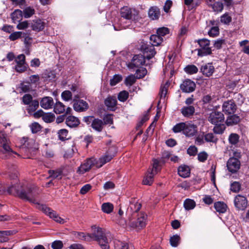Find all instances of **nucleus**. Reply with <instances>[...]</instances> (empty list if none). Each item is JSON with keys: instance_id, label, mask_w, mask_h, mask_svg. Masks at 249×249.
<instances>
[{"instance_id": "nucleus-1", "label": "nucleus", "mask_w": 249, "mask_h": 249, "mask_svg": "<svg viewBox=\"0 0 249 249\" xmlns=\"http://www.w3.org/2000/svg\"><path fill=\"white\" fill-rule=\"evenodd\" d=\"M6 193L18 196L30 203H34L39 191L36 186L27 182L12 183L8 186L0 183V194Z\"/></svg>"}, {"instance_id": "nucleus-2", "label": "nucleus", "mask_w": 249, "mask_h": 249, "mask_svg": "<svg viewBox=\"0 0 249 249\" xmlns=\"http://www.w3.org/2000/svg\"><path fill=\"white\" fill-rule=\"evenodd\" d=\"M91 241H97L102 249H109V240L112 238L110 232H107L105 229L95 225L91 226Z\"/></svg>"}, {"instance_id": "nucleus-3", "label": "nucleus", "mask_w": 249, "mask_h": 249, "mask_svg": "<svg viewBox=\"0 0 249 249\" xmlns=\"http://www.w3.org/2000/svg\"><path fill=\"white\" fill-rule=\"evenodd\" d=\"M10 142L7 135L4 131H0V157L2 159L12 158L14 154H17L14 152L10 146Z\"/></svg>"}, {"instance_id": "nucleus-4", "label": "nucleus", "mask_w": 249, "mask_h": 249, "mask_svg": "<svg viewBox=\"0 0 249 249\" xmlns=\"http://www.w3.org/2000/svg\"><path fill=\"white\" fill-rule=\"evenodd\" d=\"M197 42L200 46L198 49V55L203 56L210 54L212 53V50L209 47L210 41L206 38L199 39Z\"/></svg>"}, {"instance_id": "nucleus-5", "label": "nucleus", "mask_w": 249, "mask_h": 249, "mask_svg": "<svg viewBox=\"0 0 249 249\" xmlns=\"http://www.w3.org/2000/svg\"><path fill=\"white\" fill-rule=\"evenodd\" d=\"M121 15L122 17L127 19L135 20L139 18V12L135 9H131L128 7L121 9Z\"/></svg>"}, {"instance_id": "nucleus-6", "label": "nucleus", "mask_w": 249, "mask_h": 249, "mask_svg": "<svg viewBox=\"0 0 249 249\" xmlns=\"http://www.w3.org/2000/svg\"><path fill=\"white\" fill-rule=\"evenodd\" d=\"M146 218L147 215L143 213H142L139 215L136 222L133 221L131 218L129 219V226L132 228H142L146 224Z\"/></svg>"}, {"instance_id": "nucleus-7", "label": "nucleus", "mask_w": 249, "mask_h": 249, "mask_svg": "<svg viewBox=\"0 0 249 249\" xmlns=\"http://www.w3.org/2000/svg\"><path fill=\"white\" fill-rule=\"evenodd\" d=\"M37 188L38 190L39 193L36 196V202H34L33 203L36 205L37 208L42 211L46 214L48 215L50 217V218H53L54 220L55 218V217L58 216L56 213L51 210L50 208L46 206L45 205H40L38 203L37 199V196L40 194V191L37 187Z\"/></svg>"}, {"instance_id": "nucleus-8", "label": "nucleus", "mask_w": 249, "mask_h": 249, "mask_svg": "<svg viewBox=\"0 0 249 249\" xmlns=\"http://www.w3.org/2000/svg\"><path fill=\"white\" fill-rule=\"evenodd\" d=\"M227 166L230 172L235 173L240 168V161L237 158H231L227 162Z\"/></svg>"}, {"instance_id": "nucleus-9", "label": "nucleus", "mask_w": 249, "mask_h": 249, "mask_svg": "<svg viewBox=\"0 0 249 249\" xmlns=\"http://www.w3.org/2000/svg\"><path fill=\"white\" fill-rule=\"evenodd\" d=\"M145 63V57L142 54H137L134 56L131 63H130L128 66L130 68H138Z\"/></svg>"}, {"instance_id": "nucleus-10", "label": "nucleus", "mask_w": 249, "mask_h": 249, "mask_svg": "<svg viewBox=\"0 0 249 249\" xmlns=\"http://www.w3.org/2000/svg\"><path fill=\"white\" fill-rule=\"evenodd\" d=\"M236 110V105L232 100H228L225 102L222 106V110L226 114H231L235 112Z\"/></svg>"}, {"instance_id": "nucleus-11", "label": "nucleus", "mask_w": 249, "mask_h": 249, "mask_svg": "<svg viewBox=\"0 0 249 249\" xmlns=\"http://www.w3.org/2000/svg\"><path fill=\"white\" fill-rule=\"evenodd\" d=\"M95 159L91 158L87 160V161L82 164L80 167H79L78 171L80 174H84L86 172L89 171L91 168L94 166L95 163L97 164Z\"/></svg>"}, {"instance_id": "nucleus-12", "label": "nucleus", "mask_w": 249, "mask_h": 249, "mask_svg": "<svg viewBox=\"0 0 249 249\" xmlns=\"http://www.w3.org/2000/svg\"><path fill=\"white\" fill-rule=\"evenodd\" d=\"M180 89L184 92H191L195 90L196 84L190 79L184 80L180 86Z\"/></svg>"}, {"instance_id": "nucleus-13", "label": "nucleus", "mask_w": 249, "mask_h": 249, "mask_svg": "<svg viewBox=\"0 0 249 249\" xmlns=\"http://www.w3.org/2000/svg\"><path fill=\"white\" fill-rule=\"evenodd\" d=\"M234 203L237 209L243 210L247 206L248 201L246 197L241 195H237L235 197Z\"/></svg>"}, {"instance_id": "nucleus-14", "label": "nucleus", "mask_w": 249, "mask_h": 249, "mask_svg": "<svg viewBox=\"0 0 249 249\" xmlns=\"http://www.w3.org/2000/svg\"><path fill=\"white\" fill-rule=\"evenodd\" d=\"M142 49L143 50L144 56L148 59H151L156 54V52L152 45L145 44L142 46Z\"/></svg>"}, {"instance_id": "nucleus-15", "label": "nucleus", "mask_w": 249, "mask_h": 249, "mask_svg": "<svg viewBox=\"0 0 249 249\" xmlns=\"http://www.w3.org/2000/svg\"><path fill=\"white\" fill-rule=\"evenodd\" d=\"M73 107L76 111L82 112L88 109L89 105L86 101L83 100H79L74 101Z\"/></svg>"}, {"instance_id": "nucleus-16", "label": "nucleus", "mask_w": 249, "mask_h": 249, "mask_svg": "<svg viewBox=\"0 0 249 249\" xmlns=\"http://www.w3.org/2000/svg\"><path fill=\"white\" fill-rule=\"evenodd\" d=\"M105 104L108 109L114 111L116 109L117 101L115 96H109L105 100Z\"/></svg>"}, {"instance_id": "nucleus-17", "label": "nucleus", "mask_w": 249, "mask_h": 249, "mask_svg": "<svg viewBox=\"0 0 249 249\" xmlns=\"http://www.w3.org/2000/svg\"><path fill=\"white\" fill-rule=\"evenodd\" d=\"M45 24L44 21L38 18L32 21L31 27L33 30L39 32L44 29Z\"/></svg>"}, {"instance_id": "nucleus-18", "label": "nucleus", "mask_w": 249, "mask_h": 249, "mask_svg": "<svg viewBox=\"0 0 249 249\" xmlns=\"http://www.w3.org/2000/svg\"><path fill=\"white\" fill-rule=\"evenodd\" d=\"M40 106L45 109L52 108L54 105L53 100L52 97L46 96L41 99L40 101Z\"/></svg>"}, {"instance_id": "nucleus-19", "label": "nucleus", "mask_w": 249, "mask_h": 249, "mask_svg": "<svg viewBox=\"0 0 249 249\" xmlns=\"http://www.w3.org/2000/svg\"><path fill=\"white\" fill-rule=\"evenodd\" d=\"M114 156V154H111L109 150L99 159L98 162L100 164L97 162L96 165V167L98 168L102 167L104 164L110 161Z\"/></svg>"}, {"instance_id": "nucleus-20", "label": "nucleus", "mask_w": 249, "mask_h": 249, "mask_svg": "<svg viewBox=\"0 0 249 249\" xmlns=\"http://www.w3.org/2000/svg\"><path fill=\"white\" fill-rule=\"evenodd\" d=\"M196 132L197 127L196 125L189 123L186 124L183 133L184 135L188 137H191L195 135Z\"/></svg>"}, {"instance_id": "nucleus-21", "label": "nucleus", "mask_w": 249, "mask_h": 249, "mask_svg": "<svg viewBox=\"0 0 249 249\" xmlns=\"http://www.w3.org/2000/svg\"><path fill=\"white\" fill-rule=\"evenodd\" d=\"M208 120L212 124H214L215 126L213 128L214 132L216 133L218 130V113L215 111H213L210 113L208 118Z\"/></svg>"}, {"instance_id": "nucleus-22", "label": "nucleus", "mask_w": 249, "mask_h": 249, "mask_svg": "<svg viewBox=\"0 0 249 249\" xmlns=\"http://www.w3.org/2000/svg\"><path fill=\"white\" fill-rule=\"evenodd\" d=\"M180 111L184 117H189L193 115L195 111V109L194 106H189L182 107Z\"/></svg>"}, {"instance_id": "nucleus-23", "label": "nucleus", "mask_w": 249, "mask_h": 249, "mask_svg": "<svg viewBox=\"0 0 249 249\" xmlns=\"http://www.w3.org/2000/svg\"><path fill=\"white\" fill-rule=\"evenodd\" d=\"M201 71L204 75L207 76H210L214 71V67L212 64H207L202 66Z\"/></svg>"}, {"instance_id": "nucleus-24", "label": "nucleus", "mask_w": 249, "mask_h": 249, "mask_svg": "<svg viewBox=\"0 0 249 249\" xmlns=\"http://www.w3.org/2000/svg\"><path fill=\"white\" fill-rule=\"evenodd\" d=\"M66 124L70 127H74L80 124L79 119L73 116H69L66 119Z\"/></svg>"}, {"instance_id": "nucleus-25", "label": "nucleus", "mask_w": 249, "mask_h": 249, "mask_svg": "<svg viewBox=\"0 0 249 249\" xmlns=\"http://www.w3.org/2000/svg\"><path fill=\"white\" fill-rule=\"evenodd\" d=\"M92 128L98 132H101L104 127L103 122L99 119H94L91 124Z\"/></svg>"}, {"instance_id": "nucleus-26", "label": "nucleus", "mask_w": 249, "mask_h": 249, "mask_svg": "<svg viewBox=\"0 0 249 249\" xmlns=\"http://www.w3.org/2000/svg\"><path fill=\"white\" fill-rule=\"evenodd\" d=\"M190 170L189 167L186 165H181L178 168V175L183 178H187L189 176Z\"/></svg>"}, {"instance_id": "nucleus-27", "label": "nucleus", "mask_w": 249, "mask_h": 249, "mask_svg": "<svg viewBox=\"0 0 249 249\" xmlns=\"http://www.w3.org/2000/svg\"><path fill=\"white\" fill-rule=\"evenodd\" d=\"M160 15L159 9L156 7H152L148 11V15L152 19H158Z\"/></svg>"}, {"instance_id": "nucleus-28", "label": "nucleus", "mask_w": 249, "mask_h": 249, "mask_svg": "<svg viewBox=\"0 0 249 249\" xmlns=\"http://www.w3.org/2000/svg\"><path fill=\"white\" fill-rule=\"evenodd\" d=\"M240 121V117L237 115H232L229 116L226 121V124L228 126L233 125L237 124Z\"/></svg>"}, {"instance_id": "nucleus-29", "label": "nucleus", "mask_w": 249, "mask_h": 249, "mask_svg": "<svg viewBox=\"0 0 249 249\" xmlns=\"http://www.w3.org/2000/svg\"><path fill=\"white\" fill-rule=\"evenodd\" d=\"M15 231H0V242H4L8 241V236L14 234Z\"/></svg>"}, {"instance_id": "nucleus-30", "label": "nucleus", "mask_w": 249, "mask_h": 249, "mask_svg": "<svg viewBox=\"0 0 249 249\" xmlns=\"http://www.w3.org/2000/svg\"><path fill=\"white\" fill-rule=\"evenodd\" d=\"M202 101L204 104H209L211 105L213 107L216 108L217 106L214 105V103H216V99L213 96H211L210 95H206L203 96L202 99Z\"/></svg>"}, {"instance_id": "nucleus-31", "label": "nucleus", "mask_w": 249, "mask_h": 249, "mask_svg": "<svg viewBox=\"0 0 249 249\" xmlns=\"http://www.w3.org/2000/svg\"><path fill=\"white\" fill-rule=\"evenodd\" d=\"M21 36L25 37V41H26L28 38L29 39V37L27 36V34L22 32H13L10 35L9 38L11 40L14 41Z\"/></svg>"}, {"instance_id": "nucleus-32", "label": "nucleus", "mask_w": 249, "mask_h": 249, "mask_svg": "<svg viewBox=\"0 0 249 249\" xmlns=\"http://www.w3.org/2000/svg\"><path fill=\"white\" fill-rule=\"evenodd\" d=\"M114 244L115 249H134L133 245L120 241H116Z\"/></svg>"}, {"instance_id": "nucleus-33", "label": "nucleus", "mask_w": 249, "mask_h": 249, "mask_svg": "<svg viewBox=\"0 0 249 249\" xmlns=\"http://www.w3.org/2000/svg\"><path fill=\"white\" fill-rule=\"evenodd\" d=\"M150 43L154 46L160 45L163 41V38L160 37L158 35H151L150 38Z\"/></svg>"}, {"instance_id": "nucleus-34", "label": "nucleus", "mask_w": 249, "mask_h": 249, "mask_svg": "<svg viewBox=\"0 0 249 249\" xmlns=\"http://www.w3.org/2000/svg\"><path fill=\"white\" fill-rule=\"evenodd\" d=\"M23 16L22 12L19 9H17L11 14V18L14 22L19 21Z\"/></svg>"}, {"instance_id": "nucleus-35", "label": "nucleus", "mask_w": 249, "mask_h": 249, "mask_svg": "<svg viewBox=\"0 0 249 249\" xmlns=\"http://www.w3.org/2000/svg\"><path fill=\"white\" fill-rule=\"evenodd\" d=\"M74 235L80 240L87 242L91 241V236L89 233L86 234L82 232H77L74 234Z\"/></svg>"}, {"instance_id": "nucleus-36", "label": "nucleus", "mask_w": 249, "mask_h": 249, "mask_svg": "<svg viewBox=\"0 0 249 249\" xmlns=\"http://www.w3.org/2000/svg\"><path fill=\"white\" fill-rule=\"evenodd\" d=\"M183 206L186 210H192L196 206V202L192 199L187 198L184 201Z\"/></svg>"}, {"instance_id": "nucleus-37", "label": "nucleus", "mask_w": 249, "mask_h": 249, "mask_svg": "<svg viewBox=\"0 0 249 249\" xmlns=\"http://www.w3.org/2000/svg\"><path fill=\"white\" fill-rule=\"evenodd\" d=\"M210 23L212 25H215L211 28L210 30L208 32V35L212 37H215L218 35V27L217 26V23L214 20H211Z\"/></svg>"}, {"instance_id": "nucleus-38", "label": "nucleus", "mask_w": 249, "mask_h": 249, "mask_svg": "<svg viewBox=\"0 0 249 249\" xmlns=\"http://www.w3.org/2000/svg\"><path fill=\"white\" fill-rule=\"evenodd\" d=\"M141 208V204L138 202L135 203H131L130 205V207L127 210L126 213H137Z\"/></svg>"}, {"instance_id": "nucleus-39", "label": "nucleus", "mask_w": 249, "mask_h": 249, "mask_svg": "<svg viewBox=\"0 0 249 249\" xmlns=\"http://www.w3.org/2000/svg\"><path fill=\"white\" fill-rule=\"evenodd\" d=\"M53 110L56 114H60L65 111V106L60 102H57L54 105Z\"/></svg>"}, {"instance_id": "nucleus-40", "label": "nucleus", "mask_w": 249, "mask_h": 249, "mask_svg": "<svg viewBox=\"0 0 249 249\" xmlns=\"http://www.w3.org/2000/svg\"><path fill=\"white\" fill-rule=\"evenodd\" d=\"M154 176V174L153 173V171L149 173L143 178L142 181L143 184L144 185H151L153 181Z\"/></svg>"}, {"instance_id": "nucleus-41", "label": "nucleus", "mask_w": 249, "mask_h": 249, "mask_svg": "<svg viewBox=\"0 0 249 249\" xmlns=\"http://www.w3.org/2000/svg\"><path fill=\"white\" fill-rule=\"evenodd\" d=\"M28 107L27 110L29 113L34 112L39 106V102L37 100H33Z\"/></svg>"}, {"instance_id": "nucleus-42", "label": "nucleus", "mask_w": 249, "mask_h": 249, "mask_svg": "<svg viewBox=\"0 0 249 249\" xmlns=\"http://www.w3.org/2000/svg\"><path fill=\"white\" fill-rule=\"evenodd\" d=\"M35 13V9L31 7L25 8L22 12L23 16L25 18H29L32 16Z\"/></svg>"}, {"instance_id": "nucleus-43", "label": "nucleus", "mask_w": 249, "mask_h": 249, "mask_svg": "<svg viewBox=\"0 0 249 249\" xmlns=\"http://www.w3.org/2000/svg\"><path fill=\"white\" fill-rule=\"evenodd\" d=\"M186 123H180L177 124L173 127L172 130L173 132L175 133H179L182 132L183 133L184 129L186 126Z\"/></svg>"}, {"instance_id": "nucleus-44", "label": "nucleus", "mask_w": 249, "mask_h": 249, "mask_svg": "<svg viewBox=\"0 0 249 249\" xmlns=\"http://www.w3.org/2000/svg\"><path fill=\"white\" fill-rule=\"evenodd\" d=\"M49 174H50V178H52L53 179L58 178L61 179L62 177V172L60 170H49L48 171Z\"/></svg>"}, {"instance_id": "nucleus-45", "label": "nucleus", "mask_w": 249, "mask_h": 249, "mask_svg": "<svg viewBox=\"0 0 249 249\" xmlns=\"http://www.w3.org/2000/svg\"><path fill=\"white\" fill-rule=\"evenodd\" d=\"M58 134L59 139L61 141L68 140L70 138L68 134V131L66 129L60 130L58 132Z\"/></svg>"}, {"instance_id": "nucleus-46", "label": "nucleus", "mask_w": 249, "mask_h": 249, "mask_svg": "<svg viewBox=\"0 0 249 249\" xmlns=\"http://www.w3.org/2000/svg\"><path fill=\"white\" fill-rule=\"evenodd\" d=\"M102 211L107 213H110L113 210V205L110 203H104L102 205Z\"/></svg>"}, {"instance_id": "nucleus-47", "label": "nucleus", "mask_w": 249, "mask_h": 249, "mask_svg": "<svg viewBox=\"0 0 249 249\" xmlns=\"http://www.w3.org/2000/svg\"><path fill=\"white\" fill-rule=\"evenodd\" d=\"M169 34V29L165 27L159 28L157 30V34L159 36H160V37H163Z\"/></svg>"}, {"instance_id": "nucleus-48", "label": "nucleus", "mask_w": 249, "mask_h": 249, "mask_svg": "<svg viewBox=\"0 0 249 249\" xmlns=\"http://www.w3.org/2000/svg\"><path fill=\"white\" fill-rule=\"evenodd\" d=\"M54 115L53 113H44L42 116L43 120L46 123H51L54 120Z\"/></svg>"}, {"instance_id": "nucleus-49", "label": "nucleus", "mask_w": 249, "mask_h": 249, "mask_svg": "<svg viewBox=\"0 0 249 249\" xmlns=\"http://www.w3.org/2000/svg\"><path fill=\"white\" fill-rule=\"evenodd\" d=\"M239 140V136L236 133L231 134L229 137V141L230 143L231 144H237Z\"/></svg>"}, {"instance_id": "nucleus-50", "label": "nucleus", "mask_w": 249, "mask_h": 249, "mask_svg": "<svg viewBox=\"0 0 249 249\" xmlns=\"http://www.w3.org/2000/svg\"><path fill=\"white\" fill-rule=\"evenodd\" d=\"M184 71L187 73L192 74L196 73L198 71V69L195 65H188L184 68Z\"/></svg>"}, {"instance_id": "nucleus-51", "label": "nucleus", "mask_w": 249, "mask_h": 249, "mask_svg": "<svg viewBox=\"0 0 249 249\" xmlns=\"http://www.w3.org/2000/svg\"><path fill=\"white\" fill-rule=\"evenodd\" d=\"M168 85L167 84H165L163 87L160 88V101L161 100L165 99L166 94L167 93Z\"/></svg>"}, {"instance_id": "nucleus-52", "label": "nucleus", "mask_w": 249, "mask_h": 249, "mask_svg": "<svg viewBox=\"0 0 249 249\" xmlns=\"http://www.w3.org/2000/svg\"><path fill=\"white\" fill-rule=\"evenodd\" d=\"M122 80V77L119 74H116L110 80V85L111 86H115L117 84L121 82Z\"/></svg>"}, {"instance_id": "nucleus-53", "label": "nucleus", "mask_w": 249, "mask_h": 249, "mask_svg": "<svg viewBox=\"0 0 249 249\" xmlns=\"http://www.w3.org/2000/svg\"><path fill=\"white\" fill-rule=\"evenodd\" d=\"M129 93L125 90L121 91L118 95V99L121 102H125L128 98Z\"/></svg>"}, {"instance_id": "nucleus-54", "label": "nucleus", "mask_w": 249, "mask_h": 249, "mask_svg": "<svg viewBox=\"0 0 249 249\" xmlns=\"http://www.w3.org/2000/svg\"><path fill=\"white\" fill-rule=\"evenodd\" d=\"M30 127L32 130L33 133H36L41 130L42 127L41 126L36 122L32 123L30 125Z\"/></svg>"}, {"instance_id": "nucleus-55", "label": "nucleus", "mask_w": 249, "mask_h": 249, "mask_svg": "<svg viewBox=\"0 0 249 249\" xmlns=\"http://www.w3.org/2000/svg\"><path fill=\"white\" fill-rule=\"evenodd\" d=\"M231 21V17L227 13L220 17V21L224 24H229Z\"/></svg>"}, {"instance_id": "nucleus-56", "label": "nucleus", "mask_w": 249, "mask_h": 249, "mask_svg": "<svg viewBox=\"0 0 249 249\" xmlns=\"http://www.w3.org/2000/svg\"><path fill=\"white\" fill-rule=\"evenodd\" d=\"M241 184L237 181H234L231 184V190L234 193L238 192L241 189Z\"/></svg>"}, {"instance_id": "nucleus-57", "label": "nucleus", "mask_w": 249, "mask_h": 249, "mask_svg": "<svg viewBox=\"0 0 249 249\" xmlns=\"http://www.w3.org/2000/svg\"><path fill=\"white\" fill-rule=\"evenodd\" d=\"M136 81V77L133 75H130L127 76L125 79V84L126 86H131Z\"/></svg>"}, {"instance_id": "nucleus-58", "label": "nucleus", "mask_w": 249, "mask_h": 249, "mask_svg": "<svg viewBox=\"0 0 249 249\" xmlns=\"http://www.w3.org/2000/svg\"><path fill=\"white\" fill-rule=\"evenodd\" d=\"M160 163H162V162H160V160L159 161L156 159H154L153 160V169L151 171H153L154 174L157 173L160 170L159 167Z\"/></svg>"}, {"instance_id": "nucleus-59", "label": "nucleus", "mask_w": 249, "mask_h": 249, "mask_svg": "<svg viewBox=\"0 0 249 249\" xmlns=\"http://www.w3.org/2000/svg\"><path fill=\"white\" fill-rule=\"evenodd\" d=\"M61 97L63 100L68 101L71 99V92L69 90H65L62 93Z\"/></svg>"}, {"instance_id": "nucleus-60", "label": "nucleus", "mask_w": 249, "mask_h": 249, "mask_svg": "<svg viewBox=\"0 0 249 249\" xmlns=\"http://www.w3.org/2000/svg\"><path fill=\"white\" fill-rule=\"evenodd\" d=\"M179 240V236L178 235H174L170 239V244L172 247H176L178 246Z\"/></svg>"}, {"instance_id": "nucleus-61", "label": "nucleus", "mask_w": 249, "mask_h": 249, "mask_svg": "<svg viewBox=\"0 0 249 249\" xmlns=\"http://www.w3.org/2000/svg\"><path fill=\"white\" fill-rule=\"evenodd\" d=\"M147 73V70L144 68L141 69H138L136 71V74L137 78H141L143 77Z\"/></svg>"}, {"instance_id": "nucleus-62", "label": "nucleus", "mask_w": 249, "mask_h": 249, "mask_svg": "<svg viewBox=\"0 0 249 249\" xmlns=\"http://www.w3.org/2000/svg\"><path fill=\"white\" fill-rule=\"evenodd\" d=\"M63 244L62 241L56 240L52 243L51 247L53 249H61L63 248Z\"/></svg>"}, {"instance_id": "nucleus-63", "label": "nucleus", "mask_w": 249, "mask_h": 249, "mask_svg": "<svg viewBox=\"0 0 249 249\" xmlns=\"http://www.w3.org/2000/svg\"><path fill=\"white\" fill-rule=\"evenodd\" d=\"M208 158V154L205 152H201L197 155L198 160L200 162H204Z\"/></svg>"}, {"instance_id": "nucleus-64", "label": "nucleus", "mask_w": 249, "mask_h": 249, "mask_svg": "<svg viewBox=\"0 0 249 249\" xmlns=\"http://www.w3.org/2000/svg\"><path fill=\"white\" fill-rule=\"evenodd\" d=\"M32 101V96L30 94H26L22 97V101L25 105H29Z\"/></svg>"}]
</instances>
